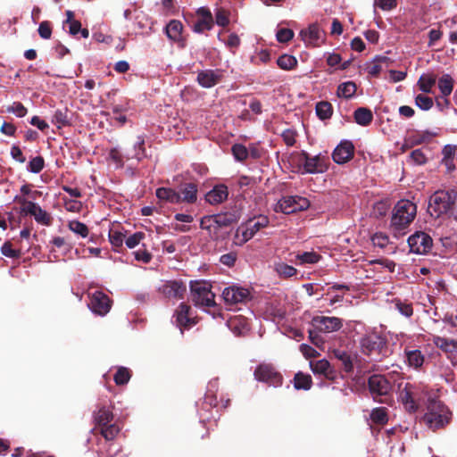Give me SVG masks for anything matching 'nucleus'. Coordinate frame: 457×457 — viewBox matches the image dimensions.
<instances>
[{"label": "nucleus", "mask_w": 457, "mask_h": 457, "mask_svg": "<svg viewBox=\"0 0 457 457\" xmlns=\"http://www.w3.org/2000/svg\"><path fill=\"white\" fill-rule=\"evenodd\" d=\"M183 25L180 21L172 20L166 26L167 37L173 41H179L181 38Z\"/></svg>", "instance_id": "c85d7f7f"}, {"label": "nucleus", "mask_w": 457, "mask_h": 457, "mask_svg": "<svg viewBox=\"0 0 457 457\" xmlns=\"http://www.w3.org/2000/svg\"><path fill=\"white\" fill-rule=\"evenodd\" d=\"M192 301L197 306H213L215 304L214 294L211 291V285L204 281H195L191 284Z\"/></svg>", "instance_id": "39448f33"}, {"label": "nucleus", "mask_w": 457, "mask_h": 457, "mask_svg": "<svg viewBox=\"0 0 457 457\" xmlns=\"http://www.w3.org/2000/svg\"><path fill=\"white\" fill-rule=\"evenodd\" d=\"M374 5L383 11H390L397 6V0H375Z\"/></svg>", "instance_id": "e2e57ef3"}, {"label": "nucleus", "mask_w": 457, "mask_h": 457, "mask_svg": "<svg viewBox=\"0 0 457 457\" xmlns=\"http://www.w3.org/2000/svg\"><path fill=\"white\" fill-rule=\"evenodd\" d=\"M433 343L436 345V347L442 349L447 353H457V342L452 339L441 337L438 336L433 337Z\"/></svg>", "instance_id": "c756f323"}, {"label": "nucleus", "mask_w": 457, "mask_h": 457, "mask_svg": "<svg viewBox=\"0 0 457 457\" xmlns=\"http://www.w3.org/2000/svg\"><path fill=\"white\" fill-rule=\"evenodd\" d=\"M145 138L141 136L137 137V142L134 145L133 151L128 152L126 154L127 160L136 159L137 161L142 160L145 157Z\"/></svg>", "instance_id": "cd10ccee"}, {"label": "nucleus", "mask_w": 457, "mask_h": 457, "mask_svg": "<svg viewBox=\"0 0 457 457\" xmlns=\"http://www.w3.org/2000/svg\"><path fill=\"white\" fill-rule=\"evenodd\" d=\"M395 308L404 317H411L413 313L412 305L409 303L396 299L394 302Z\"/></svg>", "instance_id": "79ce46f5"}, {"label": "nucleus", "mask_w": 457, "mask_h": 457, "mask_svg": "<svg viewBox=\"0 0 457 457\" xmlns=\"http://www.w3.org/2000/svg\"><path fill=\"white\" fill-rule=\"evenodd\" d=\"M156 197L164 203L179 204V193L170 187H159L156 189Z\"/></svg>", "instance_id": "bb28decb"}, {"label": "nucleus", "mask_w": 457, "mask_h": 457, "mask_svg": "<svg viewBox=\"0 0 457 457\" xmlns=\"http://www.w3.org/2000/svg\"><path fill=\"white\" fill-rule=\"evenodd\" d=\"M373 119L371 111L368 108L360 107L354 112L355 122L361 126L369 125Z\"/></svg>", "instance_id": "7c9ffc66"}, {"label": "nucleus", "mask_w": 457, "mask_h": 457, "mask_svg": "<svg viewBox=\"0 0 457 457\" xmlns=\"http://www.w3.org/2000/svg\"><path fill=\"white\" fill-rule=\"evenodd\" d=\"M124 234L118 230H111L109 232V240L113 247H120L124 242Z\"/></svg>", "instance_id": "603ef678"}, {"label": "nucleus", "mask_w": 457, "mask_h": 457, "mask_svg": "<svg viewBox=\"0 0 457 457\" xmlns=\"http://www.w3.org/2000/svg\"><path fill=\"white\" fill-rule=\"evenodd\" d=\"M130 378L129 370L127 368H120L114 375V381L117 385H124Z\"/></svg>", "instance_id": "8fccbe9b"}, {"label": "nucleus", "mask_w": 457, "mask_h": 457, "mask_svg": "<svg viewBox=\"0 0 457 457\" xmlns=\"http://www.w3.org/2000/svg\"><path fill=\"white\" fill-rule=\"evenodd\" d=\"M269 219L266 216H259L253 220H248L245 225L238 228L237 232L241 233L243 242H247L262 228L267 227Z\"/></svg>", "instance_id": "f8f14e48"}, {"label": "nucleus", "mask_w": 457, "mask_h": 457, "mask_svg": "<svg viewBox=\"0 0 457 457\" xmlns=\"http://www.w3.org/2000/svg\"><path fill=\"white\" fill-rule=\"evenodd\" d=\"M362 353L378 358L380 355H385L386 340L385 338L376 332L366 334L361 341Z\"/></svg>", "instance_id": "20e7f679"}, {"label": "nucleus", "mask_w": 457, "mask_h": 457, "mask_svg": "<svg viewBox=\"0 0 457 457\" xmlns=\"http://www.w3.org/2000/svg\"><path fill=\"white\" fill-rule=\"evenodd\" d=\"M296 258L299 260L300 264H313L318 262L320 260V256L314 252H304L303 253L297 254Z\"/></svg>", "instance_id": "49530a36"}, {"label": "nucleus", "mask_w": 457, "mask_h": 457, "mask_svg": "<svg viewBox=\"0 0 457 457\" xmlns=\"http://www.w3.org/2000/svg\"><path fill=\"white\" fill-rule=\"evenodd\" d=\"M312 378L308 374L298 372L294 378V386L297 390L303 389L309 390L312 386Z\"/></svg>", "instance_id": "473e14b6"}, {"label": "nucleus", "mask_w": 457, "mask_h": 457, "mask_svg": "<svg viewBox=\"0 0 457 457\" xmlns=\"http://www.w3.org/2000/svg\"><path fill=\"white\" fill-rule=\"evenodd\" d=\"M89 309L96 314L104 316L110 312L111 300L107 295L101 291H95L89 295Z\"/></svg>", "instance_id": "9b49d317"}, {"label": "nucleus", "mask_w": 457, "mask_h": 457, "mask_svg": "<svg viewBox=\"0 0 457 457\" xmlns=\"http://www.w3.org/2000/svg\"><path fill=\"white\" fill-rule=\"evenodd\" d=\"M160 291L168 298H181L186 292V286L180 281H166Z\"/></svg>", "instance_id": "4be33fe9"}, {"label": "nucleus", "mask_w": 457, "mask_h": 457, "mask_svg": "<svg viewBox=\"0 0 457 457\" xmlns=\"http://www.w3.org/2000/svg\"><path fill=\"white\" fill-rule=\"evenodd\" d=\"M371 241L375 246L385 248L389 243V238L386 234L379 232L371 237Z\"/></svg>", "instance_id": "13d9d810"}, {"label": "nucleus", "mask_w": 457, "mask_h": 457, "mask_svg": "<svg viewBox=\"0 0 457 457\" xmlns=\"http://www.w3.org/2000/svg\"><path fill=\"white\" fill-rule=\"evenodd\" d=\"M254 377L257 380L267 382L274 386L282 384V377L269 365H260L254 371Z\"/></svg>", "instance_id": "dca6fc26"}, {"label": "nucleus", "mask_w": 457, "mask_h": 457, "mask_svg": "<svg viewBox=\"0 0 457 457\" xmlns=\"http://www.w3.org/2000/svg\"><path fill=\"white\" fill-rule=\"evenodd\" d=\"M1 253L9 258H17L20 256V252L12 249L10 242H5L1 247Z\"/></svg>", "instance_id": "69168bd1"}, {"label": "nucleus", "mask_w": 457, "mask_h": 457, "mask_svg": "<svg viewBox=\"0 0 457 457\" xmlns=\"http://www.w3.org/2000/svg\"><path fill=\"white\" fill-rule=\"evenodd\" d=\"M407 364L413 369H420L425 362V355L418 349H405Z\"/></svg>", "instance_id": "a878e982"}, {"label": "nucleus", "mask_w": 457, "mask_h": 457, "mask_svg": "<svg viewBox=\"0 0 457 457\" xmlns=\"http://www.w3.org/2000/svg\"><path fill=\"white\" fill-rule=\"evenodd\" d=\"M45 166V161L41 156L32 158L29 162L28 170L32 173H39Z\"/></svg>", "instance_id": "09e8293b"}, {"label": "nucleus", "mask_w": 457, "mask_h": 457, "mask_svg": "<svg viewBox=\"0 0 457 457\" xmlns=\"http://www.w3.org/2000/svg\"><path fill=\"white\" fill-rule=\"evenodd\" d=\"M356 85L353 81H346L344 83H341L337 87V95L338 97L342 98H351L353 97L356 93Z\"/></svg>", "instance_id": "2f4dec72"}, {"label": "nucleus", "mask_w": 457, "mask_h": 457, "mask_svg": "<svg viewBox=\"0 0 457 457\" xmlns=\"http://www.w3.org/2000/svg\"><path fill=\"white\" fill-rule=\"evenodd\" d=\"M231 152L235 159L238 162H243L248 158V150L242 144H235L231 147Z\"/></svg>", "instance_id": "37998d69"}, {"label": "nucleus", "mask_w": 457, "mask_h": 457, "mask_svg": "<svg viewBox=\"0 0 457 457\" xmlns=\"http://www.w3.org/2000/svg\"><path fill=\"white\" fill-rule=\"evenodd\" d=\"M417 206L410 200H400L393 210L391 228L395 232L403 231L415 219Z\"/></svg>", "instance_id": "f257e3e1"}, {"label": "nucleus", "mask_w": 457, "mask_h": 457, "mask_svg": "<svg viewBox=\"0 0 457 457\" xmlns=\"http://www.w3.org/2000/svg\"><path fill=\"white\" fill-rule=\"evenodd\" d=\"M176 325L180 328L181 333L183 329L191 328L196 324V320L191 314V308L184 303H181L175 312Z\"/></svg>", "instance_id": "2eb2a0df"}, {"label": "nucleus", "mask_w": 457, "mask_h": 457, "mask_svg": "<svg viewBox=\"0 0 457 457\" xmlns=\"http://www.w3.org/2000/svg\"><path fill=\"white\" fill-rule=\"evenodd\" d=\"M120 432V428L115 424H109L101 428V434L106 440H112Z\"/></svg>", "instance_id": "a18cd8bd"}, {"label": "nucleus", "mask_w": 457, "mask_h": 457, "mask_svg": "<svg viewBox=\"0 0 457 457\" xmlns=\"http://www.w3.org/2000/svg\"><path fill=\"white\" fill-rule=\"evenodd\" d=\"M215 20H216V23L221 27L227 26L229 22L228 13L223 9L217 10V12L215 13Z\"/></svg>", "instance_id": "338daca9"}, {"label": "nucleus", "mask_w": 457, "mask_h": 457, "mask_svg": "<svg viewBox=\"0 0 457 457\" xmlns=\"http://www.w3.org/2000/svg\"><path fill=\"white\" fill-rule=\"evenodd\" d=\"M354 146L352 142L345 140L342 141L334 150L332 158L335 162L344 164L347 162L353 156Z\"/></svg>", "instance_id": "f3484780"}, {"label": "nucleus", "mask_w": 457, "mask_h": 457, "mask_svg": "<svg viewBox=\"0 0 457 457\" xmlns=\"http://www.w3.org/2000/svg\"><path fill=\"white\" fill-rule=\"evenodd\" d=\"M144 238L145 234L143 232H136L125 240V244L129 248L132 249L138 245Z\"/></svg>", "instance_id": "4d7b16f0"}, {"label": "nucleus", "mask_w": 457, "mask_h": 457, "mask_svg": "<svg viewBox=\"0 0 457 457\" xmlns=\"http://www.w3.org/2000/svg\"><path fill=\"white\" fill-rule=\"evenodd\" d=\"M436 79L433 75L423 74L418 80V87L424 93H430L432 87L435 86Z\"/></svg>", "instance_id": "72a5a7b5"}, {"label": "nucleus", "mask_w": 457, "mask_h": 457, "mask_svg": "<svg viewBox=\"0 0 457 457\" xmlns=\"http://www.w3.org/2000/svg\"><path fill=\"white\" fill-rule=\"evenodd\" d=\"M388 209L389 204L386 201H378L373 205L372 215L377 218L383 217L386 214Z\"/></svg>", "instance_id": "de8ad7c7"}, {"label": "nucleus", "mask_w": 457, "mask_h": 457, "mask_svg": "<svg viewBox=\"0 0 457 457\" xmlns=\"http://www.w3.org/2000/svg\"><path fill=\"white\" fill-rule=\"evenodd\" d=\"M277 63L283 70H291L297 64V61L292 55L283 54L278 58Z\"/></svg>", "instance_id": "a19ab883"}, {"label": "nucleus", "mask_w": 457, "mask_h": 457, "mask_svg": "<svg viewBox=\"0 0 457 457\" xmlns=\"http://www.w3.org/2000/svg\"><path fill=\"white\" fill-rule=\"evenodd\" d=\"M399 398L406 410L414 411L418 409L420 393L415 385L405 383L403 386H400Z\"/></svg>", "instance_id": "6e6552de"}, {"label": "nucleus", "mask_w": 457, "mask_h": 457, "mask_svg": "<svg viewBox=\"0 0 457 457\" xmlns=\"http://www.w3.org/2000/svg\"><path fill=\"white\" fill-rule=\"evenodd\" d=\"M7 112L15 114L17 117H24L27 114V109L20 102H14L7 107Z\"/></svg>", "instance_id": "6e6d98bb"}, {"label": "nucleus", "mask_w": 457, "mask_h": 457, "mask_svg": "<svg viewBox=\"0 0 457 457\" xmlns=\"http://www.w3.org/2000/svg\"><path fill=\"white\" fill-rule=\"evenodd\" d=\"M68 228L71 231L82 238H86L89 235L87 226L77 220H70L68 222Z\"/></svg>", "instance_id": "f704fd0d"}, {"label": "nucleus", "mask_w": 457, "mask_h": 457, "mask_svg": "<svg viewBox=\"0 0 457 457\" xmlns=\"http://www.w3.org/2000/svg\"><path fill=\"white\" fill-rule=\"evenodd\" d=\"M312 325L320 332L331 333L343 327V320L337 317L316 316L312 318Z\"/></svg>", "instance_id": "ddd939ff"}, {"label": "nucleus", "mask_w": 457, "mask_h": 457, "mask_svg": "<svg viewBox=\"0 0 457 457\" xmlns=\"http://www.w3.org/2000/svg\"><path fill=\"white\" fill-rule=\"evenodd\" d=\"M179 204H194L197 200V186L194 183H187L180 188Z\"/></svg>", "instance_id": "393cba45"}, {"label": "nucleus", "mask_w": 457, "mask_h": 457, "mask_svg": "<svg viewBox=\"0 0 457 457\" xmlns=\"http://www.w3.org/2000/svg\"><path fill=\"white\" fill-rule=\"evenodd\" d=\"M410 159L413 163L418 164V165L424 164L427 162L426 155L420 149H416V150L412 151L410 154Z\"/></svg>", "instance_id": "0e129e2a"}, {"label": "nucleus", "mask_w": 457, "mask_h": 457, "mask_svg": "<svg viewBox=\"0 0 457 457\" xmlns=\"http://www.w3.org/2000/svg\"><path fill=\"white\" fill-rule=\"evenodd\" d=\"M62 200L66 211L71 212H79L81 211L82 203L80 201L68 199L66 197H63Z\"/></svg>", "instance_id": "5fc2aeb1"}, {"label": "nucleus", "mask_w": 457, "mask_h": 457, "mask_svg": "<svg viewBox=\"0 0 457 457\" xmlns=\"http://www.w3.org/2000/svg\"><path fill=\"white\" fill-rule=\"evenodd\" d=\"M450 420L448 409L438 401H431L424 415V421L428 428L437 429L444 427Z\"/></svg>", "instance_id": "7ed1b4c3"}, {"label": "nucleus", "mask_w": 457, "mask_h": 457, "mask_svg": "<svg viewBox=\"0 0 457 457\" xmlns=\"http://www.w3.org/2000/svg\"><path fill=\"white\" fill-rule=\"evenodd\" d=\"M112 419H113L112 412L106 408H101L97 411V413L95 415L96 421L102 428L109 425L110 422L112 420Z\"/></svg>", "instance_id": "4c0bfd02"}, {"label": "nucleus", "mask_w": 457, "mask_h": 457, "mask_svg": "<svg viewBox=\"0 0 457 457\" xmlns=\"http://www.w3.org/2000/svg\"><path fill=\"white\" fill-rule=\"evenodd\" d=\"M309 206L310 201L307 198L299 195H289L281 198L278 202L275 211H281L286 214H290L306 210Z\"/></svg>", "instance_id": "423d86ee"}, {"label": "nucleus", "mask_w": 457, "mask_h": 457, "mask_svg": "<svg viewBox=\"0 0 457 457\" xmlns=\"http://www.w3.org/2000/svg\"><path fill=\"white\" fill-rule=\"evenodd\" d=\"M457 202V193L454 191H436L430 196L428 212L431 215L439 217L451 212Z\"/></svg>", "instance_id": "f03ea898"}, {"label": "nucleus", "mask_w": 457, "mask_h": 457, "mask_svg": "<svg viewBox=\"0 0 457 457\" xmlns=\"http://www.w3.org/2000/svg\"><path fill=\"white\" fill-rule=\"evenodd\" d=\"M222 78L220 70H203L197 73V82L205 88H210L218 84Z\"/></svg>", "instance_id": "a211bd4d"}, {"label": "nucleus", "mask_w": 457, "mask_h": 457, "mask_svg": "<svg viewBox=\"0 0 457 457\" xmlns=\"http://www.w3.org/2000/svg\"><path fill=\"white\" fill-rule=\"evenodd\" d=\"M310 367L314 374L322 375L330 380H333L336 378L335 370L326 359H321L317 361H310Z\"/></svg>", "instance_id": "b1692460"}, {"label": "nucleus", "mask_w": 457, "mask_h": 457, "mask_svg": "<svg viewBox=\"0 0 457 457\" xmlns=\"http://www.w3.org/2000/svg\"><path fill=\"white\" fill-rule=\"evenodd\" d=\"M300 36L305 44L317 46L323 40V31L317 24L310 25L300 32Z\"/></svg>", "instance_id": "aec40b11"}, {"label": "nucleus", "mask_w": 457, "mask_h": 457, "mask_svg": "<svg viewBox=\"0 0 457 457\" xmlns=\"http://www.w3.org/2000/svg\"><path fill=\"white\" fill-rule=\"evenodd\" d=\"M294 37V32L290 29H280L278 30L276 37L280 43H287Z\"/></svg>", "instance_id": "680f3d73"}, {"label": "nucleus", "mask_w": 457, "mask_h": 457, "mask_svg": "<svg viewBox=\"0 0 457 457\" xmlns=\"http://www.w3.org/2000/svg\"><path fill=\"white\" fill-rule=\"evenodd\" d=\"M228 196V190L227 186L219 184L213 187V188L205 195V200L210 204L215 205L227 200Z\"/></svg>", "instance_id": "5701e85b"}, {"label": "nucleus", "mask_w": 457, "mask_h": 457, "mask_svg": "<svg viewBox=\"0 0 457 457\" xmlns=\"http://www.w3.org/2000/svg\"><path fill=\"white\" fill-rule=\"evenodd\" d=\"M222 297L227 304L245 303L251 299V292L246 287L233 285L224 288Z\"/></svg>", "instance_id": "1a4fd4ad"}, {"label": "nucleus", "mask_w": 457, "mask_h": 457, "mask_svg": "<svg viewBox=\"0 0 457 457\" xmlns=\"http://www.w3.org/2000/svg\"><path fill=\"white\" fill-rule=\"evenodd\" d=\"M303 169L306 173H323L328 170L327 158L320 154L309 156L306 153L303 154Z\"/></svg>", "instance_id": "4468645a"}, {"label": "nucleus", "mask_w": 457, "mask_h": 457, "mask_svg": "<svg viewBox=\"0 0 457 457\" xmlns=\"http://www.w3.org/2000/svg\"><path fill=\"white\" fill-rule=\"evenodd\" d=\"M270 60V54L268 50H261L251 58V62L254 64L267 63Z\"/></svg>", "instance_id": "864d4df0"}, {"label": "nucleus", "mask_w": 457, "mask_h": 457, "mask_svg": "<svg viewBox=\"0 0 457 457\" xmlns=\"http://www.w3.org/2000/svg\"><path fill=\"white\" fill-rule=\"evenodd\" d=\"M436 136H437V132H436V131H429V130L419 131V132H417V135H416L415 143L421 144L424 142H428L433 137H435Z\"/></svg>", "instance_id": "bf43d9fd"}, {"label": "nucleus", "mask_w": 457, "mask_h": 457, "mask_svg": "<svg viewBox=\"0 0 457 457\" xmlns=\"http://www.w3.org/2000/svg\"><path fill=\"white\" fill-rule=\"evenodd\" d=\"M38 34L44 39H49L52 35V26L49 21H42L38 26Z\"/></svg>", "instance_id": "052dcab7"}, {"label": "nucleus", "mask_w": 457, "mask_h": 457, "mask_svg": "<svg viewBox=\"0 0 457 457\" xmlns=\"http://www.w3.org/2000/svg\"><path fill=\"white\" fill-rule=\"evenodd\" d=\"M18 201L21 204V213L33 216L35 220L41 225L49 226L51 224L52 218L50 214L43 210L37 204L25 198H19Z\"/></svg>", "instance_id": "0eeeda50"}, {"label": "nucleus", "mask_w": 457, "mask_h": 457, "mask_svg": "<svg viewBox=\"0 0 457 457\" xmlns=\"http://www.w3.org/2000/svg\"><path fill=\"white\" fill-rule=\"evenodd\" d=\"M196 13L197 21L194 24V30L198 33L210 30L213 25V18L211 12L204 7H201L197 10Z\"/></svg>", "instance_id": "412c9836"}, {"label": "nucleus", "mask_w": 457, "mask_h": 457, "mask_svg": "<svg viewBox=\"0 0 457 457\" xmlns=\"http://www.w3.org/2000/svg\"><path fill=\"white\" fill-rule=\"evenodd\" d=\"M370 419L377 424H385L387 421L386 408H375L370 413Z\"/></svg>", "instance_id": "c03bdc74"}, {"label": "nucleus", "mask_w": 457, "mask_h": 457, "mask_svg": "<svg viewBox=\"0 0 457 457\" xmlns=\"http://www.w3.org/2000/svg\"><path fill=\"white\" fill-rule=\"evenodd\" d=\"M432 238L425 232L419 231L409 237L410 251L417 254H424L432 247Z\"/></svg>", "instance_id": "9d476101"}, {"label": "nucleus", "mask_w": 457, "mask_h": 457, "mask_svg": "<svg viewBox=\"0 0 457 457\" xmlns=\"http://www.w3.org/2000/svg\"><path fill=\"white\" fill-rule=\"evenodd\" d=\"M438 87L444 96L451 95L453 88V79L449 74L443 75L438 80Z\"/></svg>", "instance_id": "c9c22d12"}, {"label": "nucleus", "mask_w": 457, "mask_h": 457, "mask_svg": "<svg viewBox=\"0 0 457 457\" xmlns=\"http://www.w3.org/2000/svg\"><path fill=\"white\" fill-rule=\"evenodd\" d=\"M316 113L321 120H326L332 115V105L328 102H320L316 105Z\"/></svg>", "instance_id": "ea45409f"}, {"label": "nucleus", "mask_w": 457, "mask_h": 457, "mask_svg": "<svg viewBox=\"0 0 457 457\" xmlns=\"http://www.w3.org/2000/svg\"><path fill=\"white\" fill-rule=\"evenodd\" d=\"M369 387L373 395H386L391 385L384 376L373 375L369 378Z\"/></svg>", "instance_id": "6ab92c4d"}, {"label": "nucleus", "mask_w": 457, "mask_h": 457, "mask_svg": "<svg viewBox=\"0 0 457 457\" xmlns=\"http://www.w3.org/2000/svg\"><path fill=\"white\" fill-rule=\"evenodd\" d=\"M334 356L339 360L345 370L350 371L353 369V362L350 355L344 350L335 349L333 350Z\"/></svg>", "instance_id": "58836bf2"}, {"label": "nucleus", "mask_w": 457, "mask_h": 457, "mask_svg": "<svg viewBox=\"0 0 457 457\" xmlns=\"http://www.w3.org/2000/svg\"><path fill=\"white\" fill-rule=\"evenodd\" d=\"M415 104L421 110L428 111L432 108L433 100L424 95H418L415 97Z\"/></svg>", "instance_id": "3c124183"}, {"label": "nucleus", "mask_w": 457, "mask_h": 457, "mask_svg": "<svg viewBox=\"0 0 457 457\" xmlns=\"http://www.w3.org/2000/svg\"><path fill=\"white\" fill-rule=\"evenodd\" d=\"M295 132L292 129H286L282 133V138L287 145L292 146L295 143Z\"/></svg>", "instance_id": "774afa93"}, {"label": "nucleus", "mask_w": 457, "mask_h": 457, "mask_svg": "<svg viewBox=\"0 0 457 457\" xmlns=\"http://www.w3.org/2000/svg\"><path fill=\"white\" fill-rule=\"evenodd\" d=\"M274 270L282 278H291L297 272L295 268L282 262H275Z\"/></svg>", "instance_id": "e433bc0d"}]
</instances>
